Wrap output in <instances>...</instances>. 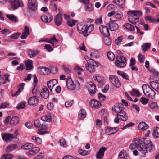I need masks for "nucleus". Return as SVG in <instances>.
Segmentation results:
<instances>
[{"mask_svg":"<svg viewBox=\"0 0 159 159\" xmlns=\"http://www.w3.org/2000/svg\"><path fill=\"white\" fill-rule=\"evenodd\" d=\"M143 139H140V143L137 146V149L143 155L148 151L154 150L155 147L150 141L144 142Z\"/></svg>","mask_w":159,"mask_h":159,"instance_id":"1","label":"nucleus"},{"mask_svg":"<svg viewBox=\"0 0 159 159\" xmlns=\"http://www.w3.org/2000/svg\"><path fill=\"white\" fill-rule=\"evenodd\" d=\"M127 14L128 21L133 24L135 25L139 22V15H141L142 13L140 11H128Z\"/></svg>","mask_w":159,"mask_h":159,"instance_id":"2","label":"nucleus"},{"mask_svg":"<svg viewBox=\"0 0 159 159\" xmlns=\"http://www.w3.org/2000/svg\"><path fill=\"white\" fill-rule=\"evenodd\" d=\"M142 89L144 94L150 98L153 99L155 97V92L147 84H143Z\"/></svg>","mask_w":159,"mask_h":159,"instance_id":"3","label":"nucleus"},{"mask_svg":"<svg viewBox=\"0 0 159 159\" xmlns=\"http://www.w3.org/2000/svg\"><path fill=\"white\" fill-rule=\"evenodd\" d=\"M115 64L119 67L123 68L125 66L126 62V58L123 56H117L116 57Z\"/></svg>","mask_w":159,"mask_h":159,"instance_id":"4","label":"nucleus"},{"mask_svg":"<svg viewBox=\"0 0 159 159\" xmlns=\"http://www.w3.org/2000/svg\"><path fill=\"white\" fill-rule=\"evenodd\" d=\"M66 83L68 88L72 90L76 87H79L80 86L77 80H66Z\"/></svg>","mask_w":159,"mask_h":159,"instance_id":"5","label":"nucleus"},{"mask_svg":"<svg viewBox=\"0 0 159 159\" xmlns=\"http://www.w3.org/2000/svg\"><path fill=\"white\" fill-rule=\"evenodd\" d=\"M87 87L90 95H94L96 92V88L95 85L91 81H89L88 83Z\"/></svg>","mask_w":159,"mask_h":159,"instance_id":"6","label":"nucleus"},{"mask_svg":"<svg viewBox=\"0 0 159 159\" xmlns=\"http://www.w3.org/2000/svg\"><path fill=\"white\" fill-rule=\"evenodd\" d=\"M124 105L121 103H117L115 104L112 107L113 111L118 114L120 112L122 111L124 109Z\"/></svg>","mask_w":159,"mask_h":159,"instance_id":"7","label":"nucleus"},{"mask_svg":"<svg viewBox=\"0 0 159 159\" xmlns=\"http://www.w3.org/2000/svg\"><path fill=\"white\" fill-rule=\"evenodd\" d=\"M98 66V65L95 61L85 65L86 69L90 72H94L95 70V68Z\"/></svg>","mask_w":159,"mask_h":159,"instance_id":"8","label":"nucleus"},{"mask_svg":"<svg viewBox=\"0 0 159 159\" xmlns=\"http://www.w3.org/2000/svg\"><path fill=\"white\" fill-rule=\"evenodd\" d=\"M38 3L36 0H29L28 6V8L33 11L36 10L37 9Z\"/></svg>","mask_w":159,"mask_h":159,"instance_id":"9","label":"nucleus"},{"mask_svg":"<svg viewBox=\"0 0 159 159\" xmlns=\"http://www.w3.org/2000/svg\"><path fill=\"white\" fill-rule=\"evenodd\" d=\"M110 22L107 24L111 31L116 30L119 28L118 24L115 22L116 20H113L112 18L110 19Z\"/></svg>","mask_w":159,"mask_h":159,"instance_id":"10","label":"nucleus"},{"mask_svg":"<svg viewBox=\"0 0 159 159\" xmlns=\"http://www.w3.org/2000/svg\"><path fill=\"white\" fill-rule=\"evenodd\" d=\"M99 29L101 34L104 36L108 37L110 35L108 28L105 26L100 25Z\"/></svg>","mask_w":159,"mask_h":159,"instance_id":"11","label":"nucleus"},{"mask_svg":"<svg viewBox=\"0 0 159 159\" xmlns=\"http://www.w3.org/2000/svg\"><path fill=\"white\" fill-rule=\"evenodd\" d=\"M38 98L35 96L30 98L28 101V104L30 106L36 105L39 102Z\"/></svg>","mask_w":159,"mask_h":159,"instance_id":"12","label":"nucleus"},{"mask_svg":"<svg viewBox=\"0 0 159 159\" xmlns=\"http://www.w3.org/2000/svg\"><path fill=\"white\" fill-rule=\"evenodd\" d=\"M78 31L80 34H82L84 36V34L86 32V25L84 23H79L77 25Z\"/></svg>","mask_w":159,"mask_h":159,"instance_id":"13","label":"nucleus"},{"mask_svg":"<svg viewBox=\"0 0 159 159\" xmlns=\"http://www.w3.org/2000/svg\"><path fill=\"white\" fill-rule=\"evenodd\" d=\"M1 136L3 140L6 142L11 141L14 138L13 134L11 133H5L2 134Z\"/></svg>","mask_w":159,"mask_h":159,"instance_id":"14","label":"nucleus"},{"mask_svg":"<svg viewBox=\"0 0 159 159\" xmlns=\"http://www.w3.org/2000/svg\"><path fill=\"white\" fill-rule=\"evenodd\" d=\"M107 149V148L105 147H102L101 148L96 154V159H102L104 156V152Z\"/></svg>","mask_w":159,"mask_h":159,"instance_id":"15","label":"nucleus"},{"mask_svg":"<svg viewBox=\"0 0 159 159\" xmlns=\"http://www.w3.org/2000/svg\"><path fill=\"white\" fill-rule=\"evenodd\" d=\"M62 13L60 11V12L56 15L54 17V20L55 23L57 26H59L62 23Z\"/></svg>","mask_w":159,"mask_h":159,"instance_id":"16","label":"nucleus"},{"mask_svg":"<svg viewBox=\"0 0 159 159\" xmlns=\"http://www.w3.org/2000/svg\"><path fill=\"white\" fill-rule=\"evenodd\" d=\"M7 2L11 3V8L12 10H15L20 6V2L18 0H7Z\"/></svg>","mask_w":159,"mask_h":159,"instance_id":"17","label":"nucleus"},{"mask_svg":"<svg viewBox=\"0 0 159 159\" xmlns=\"http://www.w3.org/2000/svg\"><path fill=\"white\" fill-rule=\"evenodd\" d=\"M149 84L153 89L157 92H159V82L152 81L149 82Z\"/></svg>","mask_w":159,"mask_h":159,"instance_id":"18","label":"nucleus"},{"mask_svg":"<svg viewBox=\"0 0 159 159\" xmlns=\"http://www.w3.org/2000/svg\"><path fill=\"white\" fill-rule=\"evenodd\" d=\"M49 95L48 89L46 87L43 88L40 93L41 96L44 99L48 98Z\"/></svg>","mask_w":159,"mask_h":159,"instance_id":"19","label":"nucleus"},{"mask_svg":"<svg viewBox=\"0 0 159 159\" xmlns=\"http://www.w3.org/2000/svg\"><path fill=\"white\" fill-rule=\"evenodd\" d=\"M41 19L44 22L48 23L50 22L52 20L53 17L50 15H43L41 16Z\"/></svg>","mask_w":159,"mask_h":159,"instance_id":"20","label":"nucleus"},{"mask_svg":"<svg viewBox=\"0 0 159 159\" xmlns=\"http://www.w3.org/2000/svg\"><path fill=\"white\" fill-rule=\"evenodd\" d=\"M140 142V139L138 138H134L133 143L130 145L129 147V148L132 150L136 148L137 149V146L139 144V143Z\"/></svg>","mask_w":159,"mask_h":159,"instance_id":"21","label":"nucleus"},{"mask_svg":"<svg viewBox=\"0 0 159 159\" xmlns=\"http://www.w3.org/2000/svg\"><path fill=\"white\" fill-rule=\"evenodd\" d=\"M24 85L25 84L24 83L20 84L18 86V90L14 93L11 92V96L13 97H14L18 96L20 92L23 90Z\"/></svg>","mask_w":159,"mask_h":159,"instance_id":"22","label":"nucleus"},{"mask_svg":"<svg viewBox=\"0 0 159 159\" xmlns=\"http://www.w3.org/2000/svg\"><path fill=\"white\" fill-rule=\"evenodd\" d=\"M119 128L118 127H107L106 129V133L108 135L115 134L117 132Z\"/></svg>","mask_w":159,"mask_h":159,"instance_id":"23","label":"nucleus"},{"mask_svg":"<svg viewBox=\"0 0 159 159\" xmlns=\"http://www.w3.org/2000/svg\"><path fill=\"white\" fill-rule=\"evenodd\" d=\"M90 104L92 108H98L101 106V103L93 99L91 100Z\"/></svg>","mask_w":159,"mask_h":159,"instance_id":"24","label":"nucleus"},{"mask_svg":"<svg viewBox=\"0 0 159 159\" xmlns=\"http://www.w3.org/2000/svg\"><path fill=\"white\" fill-rule=\"evenodd\" d=\"M51 73L50 69L46 67H42L41 68L39 71V73L43 75H47Z\"/></svg>","mask_w":159,"mask_h":159,"instance_id":"25","label":"nucleus"},{"mask_svg":"<svg viewBox=\"0 0 159 159\" xmlns=\"http://www.w3.org/2000/svg\"><path fill=\"white\" fill-rule=\"evenodd\" d=\"M19 123V118L16 116H12L10 120V123L11 125L13 126H16Z\"/></svg>","mask_w":159,"mask_h":159,"instance_id":"26","label":"nucleus"},{"mask_svg":"<svg viewBox=\"0 0 159 159\" xmlns=\"http://www.w3.org/2000/svg\"><path fill=\"white\" fill-rule=\"evenodd\" d=\"M40 151V149L38 147L32 148L28 152V155L33 156L38 153Z\"/></svg>","mask_w":159,"mask_h":159,"instance_id":"27","label":"nucleus"},{"mask_svg":"<svg viewBox=\"0 0 159 159\" xmlns=\"http://www.w3.org/2000/svg\"><path fill=\"white\" fill-rule=\"evenodd\" d=\"M57 83V80H49L47 82V85L51 91H52L53 87Z\"/></svg>","mask_w":159,"mask_h":159,"instance_id":"28","label":"nucleus"},{"mask_svg":"<svg viewBox=\"0 0 159 159\" xmlns=\"http://www.w3.org/2000/svg\"><path fill=\"white\" fill-rule=\"evenodd\" d=\"M40 51L39 50H34L32 49H30L28 51V55L30 58H33L34 57L38 55Z\"/></svg>","mask_w":159,"mask_h":159,"instance_id":"29","label":"nucleus"},{"mask_svg":"<svg viewBox=\"0 0 159 159\" xmlns=\"http://www.w3.org/2000/svg\"><path fill=\"white\" fill-rule=\"evenodd\" d=\"M38 83V80H34L33 84L34 88L32 89V92L33 94H37L39 93V90L37 87Z\"/></svg>","mask_w":159,"mask_h":159,"instance_id":"30","label":"nucleus"},{"mask_svg":"<svg viewBox=\"0 0 159 159\" xmlns=\"http://www.w3.org/2000/svg\"><path fill=\"white\" fill-rule=\"evenodd\" d=\"M94 28V27L93 25L91 24L88 27H87L86 25V30L85 33H84V36H87L89 33L93 30Z\"/></svg>","mask_w":159,"mask_h":159,"instance_id":"31","label":"nucleus"},{"mask_svg":"<svg viewBox=\"0 0 159 159\" xmlns=\"http://www.w3.org/2000/svg\"><path fill=\"white\" fill-rule=\"evenodd\" d=\"M148 126L144 122H140L138 125V127L139 129L144 131L148 128Z\"/></svg>","mask_w":159,"mask_h":159,"instance_id":"32","label":"nucleus"},{"mask_svg":"<svg viewBox=\"0 0 159 159\" xmlns=\"http://www.w3.org/2000/svg\"><path fill=\"white\" fill-rule=\"evenodd\" d=\"M6 16L11 21L16 23L18 21L17 18L13 14H7Z\"/></svg>","mask_w":159,"mask_h":159,"instance_id":"33","label":"nucleus"},{"mask_svg":"<svg viewBox=\"0 0 159 159\" xmlns=\"http://www.w3.org/2000/svg\"><path fill=\"white\" fill-rule=\"evenodd\" d=\"M26 69L30 70L33 67V61L30 60H29L25 61Z\"/></svg>","mask_w":159,"mask_h":159,"instance_id":"34","label":"nucleus"},{"mask_svg":"<svg viewBox=\"0 0 159 159\" xmlns=\"http://www.w3.org/2000/svg\"><path fill=\"white\" fill-rule=\"evenodd\" d=\"M51 117L49 114H47L42 116L41 119L43 121L50 122L51 120Z\"/></svg>","mask_w":159,"mask_h":159,"instance_id":"35","label":"nucleus"},{"mask_svg":"<svg viewBox=\"0 0 159 159\" xmlns=\"http://www.w3.org/2000/svg\"><path fill=\"white\" fill-rule=\"evenodd\" d=\"M123 27L125 29L131 31H133L135 30V28L134 26L129 23L125 24L123 25Z\"/></svg>","mask_w":159,"mask_h":159,"instance_id":"36","label":"nucleus"},{"mask_svg":"<svg viewBox=\"0 0 159 159\" xmlns=\"http://www.w3.org/2000/svg\"><path fill=\"white\" fill-rule=\"evenodd\" d=\"M33 147V145L31 143H26L21 147V148L25 150L31 149Z\"/></svg>","mask_w":159,"mask_h":159,"instance_id":"37","label":"nucleus"},{"mask_svg":"<svg viewBox=\"0 0 159 159\" xmlns=\"http://www.w3.org/2000/svg\"><path fill=\"white\" fill-rule=\"evenodd\" d=\"M151 44L150 43H146L143 44L141 46L142 50L144 52L148 50L150 48Z\"/></svg>","mask_w":159,"mask_h":159,"instance_id":"38","label":"nucleus"},{"mask_svg":"<svg viewBox=\"0 0 159 159\" xmlns=\"http://www.w3.org/2000/svg\"><path fill=\"white\" fill-rule=\"evenodd\" d=\"M17 148V145L16 144H12L9 145L6 148V151L8 152H10Z\"/></svg>","mask_w":159,"mask_h":159,"instance_id":"39","label":"nucleus"},{"mask_svg":"<svg viewBox=\"0 0 159 159\" xmlns=\"http://www.w3.org/2000/svg\"><path fill=\"white\" fill-rule=\"evenodd\" d=\"M93 10L92 4L90 3L86 4L85 6V10L86 11H91Z\"/></svg>","mask_w":159,"mask_h":159,"instance_id":"40","label":"nucleus"},{"mask_svg":"<svg viewBox=\"0 0 159 159\" xmlns=\"http://www.w3.org/2000/svg\"><path fill=\"white\" fill-rule=\"evenodd\" d=\"M125 0H114L113 2L118 5L119 7H121V6L125 4Z\"/></svg>","mask_w":159,"mask_h":159,"instance_id":"41","label":"nucleus"},{"mask_svg":"<svg viewBox=\"0 0 159 159\" xmlns=\"http://www.w3.org/2000/svg\"><path fill=\"white\" fill-rule=\"evenodd\" d=\"M150 107L153 111H156L158 109V106L157 103L152 102L150 104Z\"/></svg>","mask_w":159,"mask_h":159,"instance_id":"42","label":"nucleus"},{"mask_svg":"<svg viewBox=\"0 0 159 159\" xmlns=\"http://www.w3.org/2000/svg\"><path fill=\"white\" fill-rule=\"evenodd\" d=\"M90 55L92 58H97L99 56L98 51L95 50H92L91 52Z\"/></svg>","mask_w":159,"mask_h":159,"instance_id":"43","label":"nucleus"},{"mask_svg":"<svg viewBox=\"0 0 159 159\" xmlns=\"http://www.w3.org/2000/svg\"><path fill=\"white\" fill-rule=\"evenodd\" d=\"M58 41L55 35H54L52 38H50V39H48L47 42L51 43L53 46H54L55 43L57 42Z\"/></svg>","mask_w":159,"mask_h":159,"instance_id":"44","label":"nucleus"},{"mask_svg":"<svg viewBox=\"0 0 159 159\" xmlns=\"http://www.w3.org/2000/svg\"><path fill=\"white\" fill-rule=\"evenodd\" d=\"M153 135L157 138H159V127H154L153 130Z\"/></svg>","mask_w":159,"mask_h":159,"instance_id":"45","label":"nucleus"},{"mask_svg":"<svg viewBox=\"0 0 159 159\" xmlns=\"http://www.w3.org/2000/svg\"><path fill=\"white\" fill-rule=\"evenodd\" d=\"M79 116L80 117L81 119H84L86 116V112L84 110L82 109L79 112Z\"/></svg>","mask_w":159,"mask_h":159,"instance_id":"46","label":"nucleus"},{"mask_svg":"<svg viewBox=\"0 0 159 159\" xmlns=\"http://www.w3.org/2000/svg\"><path fill=\"white\" fill-rule=\"evenodd\" d=\"M111 82L116 88L120 87L121 85L119 80H111Z\"/></svg>","mask_w":159,"mask_h":159,"instance_id":"47","label":"nucleus"},{"mask_svg":"<svg viewBox=\"0 0 159 159\" xmlns=\"http://www.w3.org/2000/svg\"><path fill=\"white\" fill-rule=\"evenodd\" d=\"M117 73L118 74L121 76L123 79H125L126 80L129 79V77L128 75L124 72L118 71Z\"/></svg>","mask_w":159,"mask_h":159,"instance_id":"48","label":"nucleus"},{"mask_svg":"<svg viewBox=\"0 0 159 159\" xmlns=\"http://www.w3.org/2000/svg\"><path fill=\"white\" fill-rule=\"evenodd\" d=\"M107 56L108 59L111 61L113 60L115 57L114 54L111 52H109L107 53Z\"/></svg>","mask_w":159,"mask_h":159,"instance_id":"49","label":"nucleus"},{"mask_svg":"<svg viewBox=\"0 0 159 159\" xmlns=\"http://www.w3.org/2000/svg\"><path fill=\"white\" fill-rule=\"evenodd\" d=\"M26 104L25 101H23L17 105L16 108L18 109H23L25 107Z\"/></svg>","mask_w":159,"mask_h":159,"instance_id":"50","label":"nucleus"},{"mask_svg":"<svg viewBox=\"0 0 159 159\" xmlns=\"http://www.w3.org/2000/svg\"><path fill=\"white\" fill-rule=\"evenodd\" d=\"M117 116L120 118V119L123 121H126L128 119L127 116L126 115L123 116L122 115H120L119 114H117Z\"/></svg>","mask_w":159,"mask_h":159,"instance_id":"51","label":"nucleus"},{"mask_svg":"<svg viewBox=\"0 0 159 159\" xmlns=\"http://www.w3.org/2000/svg\"><path fill=\"white\" fill-rule=\"evenodd\" d=\"M74 69L75 71H77V73L78 74L80 75L81 74V72L83 71V70L79 67L78 66H75L74 68Z\"/></svg>","mask_w":159,"mask_h":159,"instance_id":"52","label":"nucleus"},{"mask_svg":"<svg viewBox=\"0 0 159 159\" xmlns=\"http://www.w3.org/2000/svg\"><path fill=\"white\" fill-rule=\"evenodd\" d=\"M67 22V25L71 27H73L75 25V21L73 19H70L69 20H68Z\"/></svg>","mask_w":159,"mask_h":159,"instance_id":"53","label":"nucleus"},{"mask_svg":"<svg viewBox=\"0 0 159 159\" xmlns=\"http://www.w3.org/2000/svg\"><path fill=\"white\" fill-rule=\"evenodd\" d=\"M115 16L117 19H120L123 16V14L120 11H117Z\"/></svg>","mask_w":159,"mask_h":159,"instance_id":"54","label":"nucleus"},{"mask_svg":"<svg viewBox=\"0 0 159 159\" xmlns=\"http://www.w3.org/2000/svg\"><path fill=\"white\" fill-rule=\"evenodd\" d=\"M12 157L13 156L11 154H5L2 157L1 159H11Z\"/></svg>","mask_w":159,"mask_h":159,"instance_id":"55","label":"nucleus"},{"mask_svg":"<svg viewBox=\"0 0 159 159\" xmlns=\"http://www.w3.org/2000/svg\"><path fill=\"white\" fill-rule=\"evenodd\" d=\"M130 94L132 95L137 96L139 97L140 95V93L137 90L133 89L132 91L130 92Z\"/></svg>","mask_w":159,"mask_h":159,"instance_id":"56","label":"nucleus"},{"mask_svg":"<svg viewBox=\"0 0 159 159\" xmlns=\"http://www.w3.org/2000/svg\"><path fill=\"white\" fill-rule=\"evenodd\" d=\"M145 20H148L152 22L156 21L155 19L149 16H147L145 18Z\"/></svg>","mask_w":159,"mask_h":159,"instance_id":"57","label":"nucleus"},{"mask_svg":"<svg viewBox=\"0 0 159 159\" xmlns=\"http://www.w3.org/2000/svg\"><path fill=\"white\" fill-rule=\"evenodd\" d=\"M139 60V62L142 63H143L145 59V56L141 54H139L138 56Z\"/></svg>","mask_w":159,"mask_h":159,"instance_id":"58","label":"nucleus"},{"mask_svg":"<svg viewBox=\"0 0 159 159\" xmlns=\"http://www.w3.org/2000/svg\"><path fill=\"white\" fill-rule=\"evenodd\" d=\"M84 59L87 61V64L90 63L94 61H95L94 60L89 58L87 56H85L84 57Z\"/></svg>","mask_w":159,"mask_h":159,"instance_id":"59","label":"nucleus"},{"mask_svg":"<svg viewBox=\"0 0 159 159\" xmlns=\"http://www.w3.org/2000/svg\"><path fill=\"white\" fill-rule=\"evenodd\" d=\"M102 23V18L100 16L99 18L96 19L95 23L97 25L101 24Z\"/></svg>","mask_w":159,"mask_h":159,"instance_id":"60","label":"nucleus"},{"mask_svg":"<svg viewBox=\"0 0 159 159\" xmlns=\"http://www.w3.org/2000/svg\"><path fill=\"white\" fill-rule=\"evenodd\" d=\"M79 152L80 154L83 156H85L88 155L89 153V152L88 151L83 150L82 149L79 150Z\"/></svg>","mask_w":159,"mask_h":159,"instance_id":"61","label":"nucleus"},{"mask_svg":"<svg viewBox=\"0 0 159 159\" xmlns=\"http://www.w3.org/2000/svg\"><path fill=\"white\" fill-rule=\"evenodd\" d=\"M98 99L101 101H103L106 99V97L101 93L98 94Z\"/></svg>","mask_w":159,"mask_h":159,"instance_id":"62","label":"nucleus"},{"mask_svg":"<svg viewBox=\"0 0 159 159\" xmlns=\"http://www.w3.org/2000/svg\"><path fill=\"white\" fill-rule=\"evenodd\" d=\"M62 67L65 72L68 74L71 72L70 70L66 66L64 65H62Z\"/></svg>","mask_w":159,"mask_h":159,"instance_id":"63","label":"nucleus"},{"mask_svg":"<svg viewBox=\"0 0 159 159\" xmlns=\"http://www.w3.org/2000/svg\"><path fill=\"white\" fill-rule=\"evenodd\" d=\"M44 48L48 52L52 51L53 50L52 47L49 44H45L44 46Z\"/></svg>","mask_w":159,"mask_h":159,"instance_id":"64","label":"nucleus"}]
</instances>
